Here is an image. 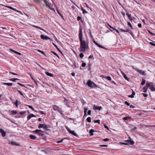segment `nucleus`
I'll return each instance as SVG.
<instances>
[{
    "mask_svg": "<svg viewBox=\"0 0 155 155\" xmlns=\"http://www.w3.org/2000/svg\"><path fill=\"white\" fill-rule=\"evenodd\" d=\"M81 10H82V11H83V14H84L85 13H88V12L86 11L85 10L84 8H83L81 6Z\"/></svg>",
    "mask_w": 155,
    "mask_h": 155,
    "instance_id": "nucleus-26",
    "label": "nucleus"
},
{
    "mask_svg": "<svg viewBox=\"0 0 155 155\" xmlns=\"http://www.w3.org/2000/svg\"><path fill=\"white\" fill-rule=\"evenodd\" d=\"M94 123H98V124H100V120H94Z\"/></svg>",
    "mask_w": 155,
    "mask_h": 155,
    "instance_id": "nucleus-46",
    "label": "nucleus"
},
{
    "mask_svg": "<svg viewBox=\"0 0 155 155\" xmlns=\"http://www.w3.org/2000/svg\"><path fill=\"white\" fill-rule=\"evenodd\" d=\"M91 111L90 110H88L87 112V114L89 115H91Z\"/></svg>",
    "mask_w": 155,
    "mask_h": 155,
    "instance_id": "nucleus-58",
    "label": "nucleus"
},
{
    "mask_svg": "<svg viewBox=\"0 0 155 155\" xmlns=\"http://www.w3.org/2000/svg\"><path fill=\"white\" fill-rule=\"evenodd\" d=\"M53 45L61 53V51L60 50V49L58 48V46L54 43H53Z\"/></svg>",
    "mask_w": 155,
    "mask_h": 155,
    "instance_id": "nucleus-30",
    "label": "nucleus"
},
{
    "mask_svg": "<svg viewBox=\"0 0 155 155\" xmlns=\"http://www.w3.org/2000/svg\"><path fill=\"white\" fill-rule=\"evenodd\" d=\"M6 7L11 9H12V10H14L17 12H19L20 11H19L18 10H17L16 9H15V8H13V7H12L11 6H6Z\"/></svg>",
    "mask_w": 155,
    "mask_h": 155,
    "instance_id": "nucleus-22",
    "label": "nucleus"
},
{
    "mask_svg": "<svg viewBox=\"0 0 155 155\" xmlns=\"http://www.w3.org/2000/svg\"><path fill=\"white\" fill-rule=\"evenodd\" d=\"M145 82H146L145 80V79H143L142 80V81L141 83V85H144L145 84Z\"/></svg>",
    "mask_w": 155,
    "mask_h": 155,
    "instance_id": "nucleus-33",
    "label": "nucleus"
},
{
    "mask_svg": "<svg viewBox=\"0 0 155 155\" xmlns=\"http://www.w3.org/2000/svg\"><path fill=\"white\" fill-rule=\"evenodd\" d=\"M93 107L94 109L95 110H100L102 109V107L101 106H96L95 105H94Z\"/></svg>",
    "mask_w": 155,
    "mask_h": 155,
    "instance_id": "nucleus-9",
    "label": "nucleus"
},
{
    "mask_svg": "<svg viewBox=\"0 0 155 155\" xmlns=\"http://www.w3.org/2000/svg\"><path fill=\"white\" fill-rule=\"evenodd\" d=\"M150 44L153 46H155V44H154L152 42H150Z\"/></svg>",
    "mask_w": 155,
    "mask_h": 155,
    "instance_id": "nucleus-64",
    "label": "nucleus"
},
{
    "mask_svg": "<svg viewBox=\"0 0 155 155\" xmlns=\"http://www.w3.org/2000/svg\"><path fill=\"white\" fill-rule=\"evenodd\" d=\"M131 126L134 127L132 129V130H134L137 129V127L136 126L134 125H132Z\"/></svg>",
    "mask_w": 155,
    "mask_h": 155,
    "instance_id": "nucleus-40",
    "label": "nucleus"
},
{
    "mask_svg": "<svg viewBox=\"0 0 155 155\" xmlns=\"http://www.w3.org/2000/svg\"><path fill=\"white\" fill-rule=\"evenodd\" d=\"M147 88L146 86H144L143 87V92L144 93H146L147 91V88Z\"/></svg>",
    "mask_w": 155,
    "mask_h": 155,
    "instance_id": "nucleus-27",
    "label": "nucleus"
},
{
    "mask_svg": "<svg viewBox=\"0 0 155 155\" xmlns=\"http://www.w3.org/2000/svg\"><path fill=\"white\" fill-rule=\"evenodd\" d=\"M91 86H93V88L97 87V85L94 82H93Z\"/></svg>",
    "mask_w": 155,
    "mask_h": 155,
    "instance_id": "nucleus-37",
    "label": "nucleus"
},
{
    "mask_svg": "<svg viewBox=\"0 0 155 155\" xmlns=\"http://www.w3.org/2000/svg\"><path fill=\"white\" fill-rule=\"evenodd\" d=\"M147 88H149L152 91H155V84L151 82H147L146 84Z\"/></svg>",
    "mask_w": 155,
    "mask_h": 155,
    "instance_id": "nucleus-2",
    "label": "nucleus"
},
{
    "mask_svg": "<svg viewBox=\"0 0 155 155\" xmlns=\"http://www.w3.org/2000/svg\"><path fill=\"white\" fill-rule=\"evenodd\" d=\"M68 132L70 134H72V135L76 137H78V135L76 134V133L74 132V131L71 130L70 129L68 128Z\"/></svg>",
    "mask_w": 155,
    "mask_h": 155,
    "instance_id": "nucleus-4",
    "label": "nucleus"
},
{
    "mask_svg": "<svg viewBox=\"0 0 155 155\" xmlns=\"http://www.w3.org/2000/svg\"><path fill=\"white\" fill-rule=\"evenodd\" d=\"M86 65V64L85 63H83L82 64H81V66L82 67H84Z\"/></svg>",
    "mask_w": 155,
    "mask_h": 155,
    "instance_id": "nucleus-56",
    "label": "nucleus"
},
{
    "mask_svg": "<svg viewBox=\"0 0 155 155\" xmlns=\"http://www.w3.org/2000/svg\"><path fill=\"white\" fill-rule=\"evenodd\" d=\"M84 114H87V109L86 107H84Z\"/></svg>",
    "mask_w": 155,
    "mask_h": 155,
    "instance_id": "nucleus-42",
    "label": "nucleus"
},
{
    "mask_svg": "<svg viewBox=\"0 0 155 155\" xmlns=\"http://www.w3.org/2000/svg\"><path fill=\"white\" fill-rule=\"evenodd\" d=\"M38 28L40 30H41L45 32H46V31L45 30H44V29H43V28H41L40 27H39V26H38Z\"/></svg>",
    "mask_w": 155,
    "mask_h": 155,
    "instance_id": "nucleus-54",
    "label": "nucleus"
},
{
    "mask_svg": "<svg viewBox=\"0 0 155 155\" xmlns=\"http://www.w3.org/2000/svg\"><path fill=\"white\" fill-rule=\"evenodd\" d=\"M84 56V54L83 53H81L79 54V56L81 58H82Z\"/></svg>",
    "mask_w": 155,
    "mask_h": 155,
    "instance_id": "nucleus-48",
    "label": "nucleus"
},
{
    "mask_svg": "<svg viewBox=\"0 0 155 155\" xmlns=\"http://www.w3.org/2000/svg\"><path fill=\"white\" fill-rule=\"evenodd\" d=\"M121 71V73L122 74L123 76L124 77V78L125 79L128 81H129V79L127 77L126 75L124 73H123L122 71Z\"/></svg>",
    "mask_w": 155,
    "mask_h": 155,
    "instance_id": "nucleus-17",
    "label": "nucleus"
},
{
    "mask_svg": "<svg viewBox=\"0 0 155 155\" xmlns=\"http://www.w3.org/2000/svg\"><path fill=\"white\" fill-rule=\"evenodd\" d=\"M33 132L39 136H43L44 135V131L41 130L36 129L35 130L33 131Z\"/></svg>",
    "mask_w": 155,
    "mask_h": 155,
    "instance_id": "nucleus-3",
    "label": "nucleus"
},
{
    "mask_svg": "<svg viewBox=\"0 0 155 155\" xmlns=\"http://www.w3.org/2000/svg\"><path fill=\"white\" fill-rule=\"evenodd\" d=\"M142 94H143V96L145 97H146L148 96L147 94L145 93H143Z\"/></svg>",
    "mask_w": 155,
    "mask_h": 155,
    "instance_id": "nucleus-57",
    "label": "nucleus"
},
{
    "mask_svg": "<svg viewBox=\"0 0 155 155\" xmlns=\"http://www.w3.org/2000/svg\"><path fill=\"white\" fill-rule=\"evenodd\" d=\"M29 137L31 139L34 140H35L37 138L35 136L31 134L30 135Z\"/></svg>",
    "mask_w": 155,
    "mask_h": 155,
    "instance_id": "nucleus-19",
    "label": "nucleus"
},
{
    "mask_svg": "<svg viewBox=\"0 0 155 155\" xmlns=\"http://www.w3.org/2000/svg\"><path fill=\"white\" fill-rule=\"evenodd\" d=\"M86 120L88 122L90 123L91 122V118L90 117H88Z\"/></svg>",
    "mask_w": 155,
    "mask_h": 155,
    "instance_id": "nucleus-35",
    "label": "nucleus"
},
{
    "mask_svg": "<svg viewBox=\"0 0 155 155\" xmlns=\"http://www.w3.org/2000/svg\"><path fill=\"white\" fill-rule=\"evenodd\" d=\"M77 20L78 21H79L80 20H81V21L82 22V18H81L80 17H79V16H78V17H77Z\"/></svg>",
    "mask_w": 155,
    "mask_h": 155,
    "instance_id": "nucleus-49",
    "label": "nucleus"
},
{
    "mask_svg": "<svg viewBox=\"0 0 155 155\" xmlns=\"http://www.w3.org/2000/svg\"><path fill=\"white\" fill-rule=\"evenodd\" d=\"M124 103L125 104L129 106L130 105V104L127 101H125L124 102Z\"/></svg>",
    "mask_w": 155,
    "mask_h": 155,
    "instance_id": "nucleus-53",
    "label": "nucleus"
},
{
    "mask_svg": "<svg viewBox=\"0 0 155 155\" xmlns=\"http://www.w3.org/2000/svg\"><path fill=\"white\" fill-rule=\"evenodd\" d=\"M2 85H7L8 86H12L13 85V84L12 83H6L3 82L2 83Z\"/></svg>",
    "mask_w": 155,
    "mask_h": 155,
    "instance_id": "nucleus-20",
    "label": "nucleus"
},
{
    "mask_svg": "<svg viewBox=\"0 0 155 155\" xmlns=\"http://www.w3.org/2000/svg\"><path fill=\"white\" fill-rule=\"evenodd\" d=\"M45 74L47 75L50 77H53L54 76L53 74L48 72H46Z\"/></svg>",
    "mask_w": 155,
    "mask_h": 155,
    "instance_id": "nucleus-23",
    "label": "nucleus"
},
{
    "mask_svg": "<svg viewBox=\"0 0 155 155\" xmlns=\"http://www.w3.org/2000/svg\"><path fill=\"white\" fill-rule=\"evenodd\" d=\"M17 91L21 94V95L24 96L23 94L19 90H17Z\"/></svg>",
    "mask_w": 155,
    "mask_h": 155,
    "instance_id": "nucleus-44",
    "label": "nucleus"
},
{
    "mask_svg": "<svg viewBox=\"0 0 155 155\" xmlns=\"http://www.w3.org/2000/svg\"><path fill=\"white\" fill-rule=\"evenodd\" d=\"M129 140H127L125 141L126 142H127L128 143V144H130V145H133L134 143V141L130 137H129Z\"/></svg>",
    "mask_w": 155,
    "mask_h": 155,
    "instance_id": "nucleus-5",
    "label": "nucleus"
},
{
    "mask_svg": "<svg viewBox=\"0 0 155 155\" xmlns=\"http://www.w3.org/2000/svg\"><path fill=\"white\" fill-rule=\"evenodd\" d=\"M43 124H39V125H38V128L39 129L41 128H42L43 127Z\"/></svg>",
    "mask_w": 155,
    "mask_h": 155,
    "instance_id": "nucleus-43",
    "label": "nucleus"
},
{
    "mask_svg": "<svg viewBox=\"0 0 155 155\" xmlns=\"http://www.w3.org/2000/svg\"><path fill=\"white\" fill-rule=\"evenodd\" d=\"M20 104V101H18V100H16L15 102L14 103V104L15 105V106L17 107Z\"/></svg>",
    "mask_w": 155,
    "mask_h": 155,
    "instance_id": "nucleus-18",
    "label": "nucleus"
},
{
    "mask_svg": "<svg viewBox=\"0 0 155 155\" xmlns=\"http://www.w3.org/2000/svg\"><path fill=\"white\" fill-rule=\"evenodd\" d=\"M64 103L68 107L67 100L65 98H64Z\"/></svg>",
    "mask_w": 155,
    "mask_h": 155,
    "instance_id": "nucleus-34",
    "label": "nucleus"
},
{
    "mask_svg": "<svg viewBox=\"0 0 155 155\" xmlns=\"http://www.w3.org/2000/svg\"><path fill=\"white\" fill-rule=\"evenodd\" d=\"M93 82H92L91 80H89L87 82V84L89 87H90L91 88H93V86H91V85L92 84Z\"/></svg>",
    "mask_w": 155,
    "mask_h": 155,
    "instance_id": "nucleus-6",
    "label": "nucleus"
},
{
    "mask_svg": "<svg viewBox=\"0 0 155 155\" xmlns=\"http://www.w3.org/2000/svg\"><path fill=\"white\" fill-rule=\"evenodd\" d=\"M41 38L44 40H51V38H48L47 36L44 35H41L40 36Z\"/></svg>",
    "mask_w": 155,
    "mask_h": 155,
    "instance_id": "nucleus-7",
    "label": "nucleus"
},
{
    "mask_svg": "<svg viewBox=\"0 0 155 155\" xmlns=\"http://www.w3.org/2000/svg\"><path fill=\"white\" fill-rule=\"evenodd\" d=\"M81 101L83 103V105L86 103V102L83 99H82L81 100Z\"/></svg>",
    "mask_w": 155,
    "mask_h": 155,
    "instance_id": "nucleus-62",
    "label": "nucleus"
},
{
    "mask_svg": "<svg viewBox=\"0 0 155 155\" xmlns=\"http://www.w3.org/2000/svg\"><path fill=\"white\" fill-rule=\"evenodd\" d=\"M10 144H11L12 145H15L17 146H19V144L17 143L15 141H12L11 142L9 143Z\"/></svg>",
    "mask_w": 155,
    "mask_h": 155,
    "instance_id": "nucleus-13",
    "label": "nucleus"
},
{
    "mask_svg": "<svg viewBox=\"0 0 155 155\" xmlns=\"http://www.w3.org/2000/svg\"><path fill=\"white\" fill-rule=\"evenodd\" d=\"M48 127L45 124H43V128L45 130H47L48 129L47 128Z\"/></svg>",
    "mask_w": 155,
    "mask_h": 155,
    "instance_id": "nucleus-25",
    "label": "nucleus"
},
{
    "mask_svg": "<svg viewBox=\"0 0 155 155\" xmlns=\"http://www.w3.org/2000/svg\"><path fill=\"white\" fill-rule=\"evenodd\" d=\"M44 3L45 4L46 6L49 8H50V4L46 0H42Z\"/></svg>",
    "mask_w": 155,
    "mask_h": 155,
    "instance_id": "nucleus-10",
    "label": "nucleus"
},
{
    "mask_svg": "<svg viewBox=\"0 0 155 155\" xmlns=\"http://www.w3.org/2000/svg\"><path fill=\"white\" fill-rule=\"evenodd\" d=\"M57 12L59 14V15L61 16L62 18L63 17V16H62V15H61V13L58 10H57Z\"/></svg>",
    "mask_w": 155,
    "mask_h": 155,
    "instance_id": "nucleus-47",
    "label": "nucleus"
},
{
    "mask_svg": "<svg viewBox=\"0 0 155 155\" xmlns=\"http://www.w3.org/2000/svg\"><path fill=\"white\" fill-rule=\"evenodd\" d=\"M28 107H29V108L31 109H32L33 110H34V111H35L36 112V111L35 110L34 108H33V107L32 106H31L30 105H28Z\"/></svg>",
    "mask_w": 155,
    "mask_h": 155,
    "instance_id": "nucleus-39",
    "label": "nucleus"
},
{
    "mask_svg": "<svg viewBox=\"0 0 155 155\" xmlns=\"http://www.w3.org/2000/svg\"><path fill=\"white\" fill-rule=\"evenodd\" d=\"M95 131L92 129L90 130L89 131V133L90 134V136H92L93 135V133Z\"/></svg>",
    "mask_w": 155,
    "mask_h": 155,
    "instance_id": "nucleus-24",
    "label": "nucleus"
},
{
    "mask_svg": "<svg viewBox=\"0 0 155 155\" xmlns=\"http://www.w3.org/2000/svg\"><path fill=\"white\" fill-rule=\"evenodd\" d=\"M93 42L94 43L95 45H96L99 47L101 48H103L104 47L100 45L98 43H97V42H96L95 41L93 40Z\"/></svg>",
    "mask_w": 155,
    "mask_h": 155,
    "instance_id": "nucleus-15",
    "label": "nucleus"
},
{
    "mask_svg": "<svg viewBox=\"0 0 155 155\" xmlns=\"http://www.w3.org/2000/svg\"><path fill=\"white\" fill-rule=\"evenodd\" d=\"M106 78L108 81H110L111 80V78L110 76H107Z\"/></svg>",
    "mask_w": 155,
    "mask_h": 155,
    "instance_id": "nucleus-38",
    "label": "nucleus"
},
{
    "mask_svg": "<svg viewBox=\"0 0 155 155\" xmlns=\"http://www.w3.org/2000/svg\"><path fill=\"white\" fill-rule=\"evenodd\" d=\"M109 140V139L108 138H105L103 140V141L105 142Z\"/></svg>",
    "mask_w": 155,
    "mask_h": 155,
    "instance_id": "nucleus-60",
    "label": "nucleus"
},
{
    "mask_svg": "<svg viewBox=\"0 0 155 155\" xmlns=\"http://www.w3.org/2000/svg\"><path fill=\"white\" fill-rule=\"evenodd\" d=\"M136 71L140 74H142L143 75H145V72L144 71H143L142 70H139L137 69L136 70Z\"/></svg>",
    "mask_w": 155,
    "mask_h": 155,
    "instance_id": "nucleus-11",
    "label": "nucleus"
},
{
    "mask_svg": "<svg viewBox=\"0 0 155 155\" xmlns=\"http://www.w3.org/2000/svg\"><path fill=\"white\" fill-rule=\"evenodd\" d=\"M58 107L56 105H54L53 107V109L54 110H58Z\"/></svg>",
    "mask_w": 155,
    "mask_h": 155,
    "instance_id": "nucleus-31",
    "label": "nucleus"
},
{
    "mask_svg": "<svg viewBox=\"0 0 155 155\" xmlns=\"http://www.w3.org/2000/svg\"><path fill=\"white\" fill-rule=\"evenodd\" d=\"M17 84H19V85L21 86H22V87H25V85L24 84H21L20 83H19V82H18L17 83Z\"/></svg>",
    "mask_w": 155,
    "mask_h": 155,
    "instance_id": "nucleus-55",
    "label": "nucleus"
},
{
    "mask_svg": "<svg viewBox=\"0 0 155 155\" xmlns=\"http://www.w3.org/2000/svg\"><path fill=\"white\" fill-rule=\"evenodd\" d=\"M26 113V112L25 111H23L20 112L19 113V114L21 115H23V114H25Z\"/></svg>",
    "mask_w": 155,
    "mask_h": 155,
    "instance_id": "nucleus-41",
    "label": "nucleus"
},
{
    "mask_svg": "<svg viewBox=\"0 0 155 155\" xmlns=\"http://www.w3.org/2000/svg\"><path fill=\"white\" fill-rule=\"evenodd\" d=\"M38 112L40 113L41 114H46V112L45 111H43L41 110H39Z\"/></svg>",
    "mask_w": 155,
    "mask_h": 155,
    "instance_id": "nucleus-32",
    "label": "nucleus"
},
{
    "mask_svg": "<svg viewBox=\"0 0 155 155\" xmlns=\"http://www.w3.org/2000/svg\"><path fill=\"white\" fill-rule=\"evenodd\" d=\"M37 50L38 51L41 53L42 54H44L45 55H46L45 54V53L43 51H41L40 50Z\"/></svg>",
    "mask_w": 155,
    "mask_h": 155,
    "instance_id": "nucleus-36",
    "label": "nucleus"
},
{
    "mask_svg": "<svg viewBox=\"0 0 155 155\" xmlns=\"http://www.w3.org/2000/svg\"><path fill=\"white\" fill-rule=\"evenodd\" d=\"M65 139H68V138H63L61 140H58V141H57V143H61L63 142V140H64Z\"/></svg>",
    "mask_w": 155,
    "mask_h": 155,
    "instance_id": "nucleus-28",
    "label": "nucleus"
},
{
    "mask_svg": "<svg viewBox=\"0 0 155 155\" xmlns=\"http://www.w3.org/2000/svg\"><path fill=\"white\" fill-rule=\"evenodd\" d=\"M82 29L80 27L79 29V38L80 41V46L79 49V51L81 52H85L87 49L89 48L88 44V42L86 41L83 40Z\"/></svg>",
    "mask_w": 155,
    "mask_h": 155,
    "instance_id": "nucleus-1",
    "label": "nucleus"
},
{
    "mask_svg": "<svg viewBox=\"0 0 155 155\" xmlns=\"http://www.w3.org/2000/svg\"><path fill=\"white\" fill-rule=\"evenodd\" d=\"M35 116L33 114H30L29 115H28L27 117V120H29L32 117H35Z\"/></svg>",
    "mask_w": 155,
    "mask_h": 155,
    "instance_id": "nucleus-12",
    "label": "nucleus"
},
{
    "mask_svg": "<svg viewBox=\"0 0 155 155\" xmlns=\"http://www.w3.org/2000/svg\"><path fill=\"white\" fill-rule=\"evenodd\" d=\"M131 118V117H125L123 118V120H127L128 119H130Z\"/></svg>",
    "mask_w": 155,
    "mask_h": 155,
    "instance_id": "nucleus-29",
    "label": "nucleus"
},
{
    "mask_svg": "<svg viewBox=\"0 0 155 155\" xmlns=\"http://www.w3.org/2000/svg\"><path fill=\"white\" fill-rule=\"evenodd\" d=\"M9 72L10 74H11L14 75H18V74H16L15 73H14V72H12L11 71H9Z\"/></svg>",
    "mask_w": 155,
    "mask_h": 155,
    "instance_id": "nucleus-52",
    "label": "nucleus"
},
{
    "mask_svg": "<svg viewBox=\"0 0 155 155\" xmlns=\"http://www.w3.org/2000/svg\"><path fill=\"white\" fill-rule=\"evenodd\" d=\"M0 132L2 134V135L3 137H5L6 134V132L2 128L0 129Z\"/></svg>",
    "mask_w": 155,
    "mask_h": 155,
    "instance_id": "nucleus-8",
    "label": "nucleus"
},
{
    "mask_svg": "<svg viewBox=\"0 0 155 155\" xmlns=\"http://www.w3.org/2000/svg\"><path fill=\"white\" fill-rule=\"evenodd\" d=\"M126 15L128 16L129 19L131 17V15L128 13H127Z\"/></svg>",
    "mask_w": 155,
    "mask_h": 155,
    "instance_id": "nucleus-50",
    "label": "nucleus"
},
{
    "mask_svg": "<svg viewBox=\"0 0 155 155\" xmlns=\"http://www.w3.org/2000/svg\"><path fill=\"white\" fill-rule=\"evenodd\" d=\"M104 125L105 128L107 129L108 130H109L108 127L107 126H106L105 124H104Z\"/></svg>",
    "mask_w": 155,
    "mask_h": 155,
    "instance_id": "nucleus-61",
    "label": "nucleus"
},
{
    "mask_svg": "<svg viewBox=\"0 0 155 155\" xmlns=\"http://www.w3.org/2000/svg\"><path fill=\"white\" fill-rule=\"evenodd\" d=\"M93 57V55H90L88 57V58L90 59H91Z\"/></svg>",
    "mask_w": 155,
    "mask_h": 155,
    "instance_id": "nucleus-63",
    "label": "nucleus"
},
{
    "mask_svg": "<svg viewBox=\"0 0 155 155\" xmlns=\"http://www.w3.org/2000/svg\"><path fill=\"white\" fill-rule=\"evenodd\" d=\"M9 80L11 81H12L13 82H15L16 81V79L15 78H11L9 79Z\"/></svg>",
    "mask_w": 155,
    "mask_h": 155,
    "instance_id": "nucleus-51",
    "label": "nucleus"
},
{
    "mask_svg": "<svg viewBox=\"0 0 155 155\" xmlns=\"http://www.w3.org/2000/svg\"><path fill=\"white\" fill-rule=\"evenodd\" d=\"M128 97H130V98H134V96L132 94H131L130 95H129L128 96Z\"/></svg>",
    "mask_w": 155,
    "mask_h": 155,
    "instance_id": "nucleus-59",
    "label": "nucleus"
},
{
    "mask_svg": "<svg viewBox=\"0 0 155 155\" xmlns=\"http://www.w3.org/2000/svg\"><path fill=\"white\" fill-rule=\"evenodd\" d=\"M9 50L13 52H14L16 54H17L19 55H21V53H20L18 52H17L12 49H10Z\"/></svg>",
    "mask_w": 155,
    "mask_h": 155,
    "instance_id": "nucleus-21",
    "label": "nucleus"
},
{
    "mask_svg": "<svg viewBox=\"0 0 155 155\" xmlns=\"http://www.w3.org/2000/svg\"><path fill=\"white\" fill-rule=\"evenodd\" d=\"M11 115H14L18 113V112L15 110H12L10 111Z\"/></svg>",
    "mask_w": 155,
    "mask_h": 155,
    "instance_id": "nucleus-16",
    "label": "nucleus"
},
{
    "mask_svg": "<svg viewBox=\"0 0 155 155\" xmlns=\"http://www.w3.org/2000/svg\"><path fill=\"white\" fill-rule=\"evenodd\" d=\"M121 31L124 32H129L130 33H132V32L130 30H129V29H121Z\"/></svg>",
    "mask_w": 155,
    "mask_h": 155,
    "instance_id": "nucleus-14",
    "label": "nucleus"
},
{
    "mask_svg": "<svg viewBox=\"0 0 155 155\" xmlns=\"http://www.w3.org/2000/svg\"><path fill=\"white\" fill-rule=\"evenodd\" d=\"M128 25L131 28V29H133V26H132L131 24L129 22H127Z\"/></svg>",
    "mask_w": 155,
    "mask_h": 155,
    "instance_id": "nucleus-45",
    "label": "nucleus"
}]
</instances>
